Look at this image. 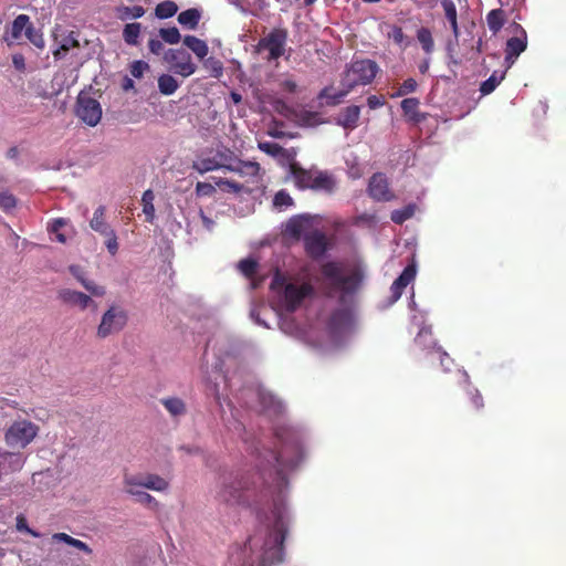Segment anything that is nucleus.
<instances>
[{
    "label": "nucleus",
    "instance_id": "f03ea898",
    "mask_svg": "<svg viewBox=\"0 0 566 566\" xmlns=\"http://www.w3.org/2000/svg\"><path fill=\"white\" fill-rule=\"evenodd\" d=\"M200 370L202 381L214 396L223 416L226 415V406L233 419L232 423L230 420H226L229 429L239 433H247L243 423L239 419V407L254 408L258 402L260 411L269 417H281L283 415L285 410L283 402L271 391L260 386H248L233 392L232 379L224 374L223 361L220 357L216 358V361L211 364V370L209 369L208 350L205 352Z\"/></svg>",
    "mask_w": 566,
    "mask_h": 566
},
{
    "label": "nucleus",
    "instance_id": "4468645a",
    "mask_svg": "<svg viewBox=\"0 0 566 566\" xmlns=\"http://www.w3.org/2000/svg\"><path fill=\"white\" fill-rule=\"evenodd\" d=\"M59 298L67 305L77 306L82 311L88 307L96 308V303L91 296L71 289H62L59 292Z\"/></svg>",
    "mask_w": 566,
    "mask_h": 566
},
{
    "label": "nucleus",
    "instance_id": "c756f323",
    "mask_svg": "<svg viewBox=\"0 0 566 566\" xmlns=\"http://www.w3.org/2000/svg\"><path fill=\"white\" fill-rule=\"evenodd\" d=\"M31 20L30 17L27 14H19L15 17V19L12 22L10 35L12 40L17 41L20 40L22 36V33L27 31L28 27L30 25Z\"/></svg>",
    "mask_w": 566,
    "mask_h": 566
},
{
    "label": "nucleus",
    "instance_id": "9d476101",
    "mask_svg": "<svg viewBox=\"0 0 566 566\" xmlns=\"http://www.w3.org/2000/svg\"><path fill=\"white\" fill-rule=\"evenodd\" d=\"M76 116L86 125L95 127L102 118V107L97 99L80 93L75 106Z\"/></svg>",
    "mask_w": 566,
    "mask_h": 566
},
{
    "label": "nucleus",
    "instance_id": "603ef678",
    "mask_svg": "<svg viewBox=\"0 0 566 566\" xmlns=\"http://www.w3.org/2000/svg\"><path fill=\"white\" fill-rule=\"evenodd\" d=\"M203 66L211 71V74L214 76V77H219L222 75V72H223V65L222 63L216 59V57H207L203 60Z\"/></svg>",
    "mask_w": 566,
    "mask_h": 566
},
{
    "label": "nucleus",
    "instance_id": "e2e57ef3",
    "mask_svg": "<svg viewBox=\"0 0 566 566\" xmlns=\"http://www.w3.org/2000/svg\"><path fill=\"white\" fill-rule=\"evenodd\" d=\"M375 223H376V217H375V214H370V213H361V214L357 216L354 220L355 226L366 224V226L371 227Z\"/></svg>",
    "mask_w": 566,
    "mask_h": 566
},
{
    "label": "nucleus",
    "instance_id": "58836bf2",
    "mask_svg": "<svg viewBox=\"0 0 566 566\" xmlns=\"http://www.w3.org/2000/svg\"><path fill=\"white\" fill-rule=\"evenodd\" d=\"M124 491L128 494V490L139 491L144 488V474H129L125 473L124 479Z\"/></svg>",
    "mask_w": 566,
    "mask_h": 566
},
{
    "label": "nucleus",
    "instance_id": "c85d7f7f",
    "mask_svg": "<svg viewBox=\"0 0 566 566\" xmlns=\"http://www.w3.org/2000/svg\"><path fill=\"white\" fill-rule=\"evenodd\" d=\"M158 90L165 96L172 95L178 88V81L170 74H163L158 77Z\"/></svg>",
    "mask_w": 566,
    "mask_h": 566
},
{
    "label": "nucleus",
    "instance_id": "f257e3e1",
    "mask_svg": "<svg viewBox=\"0 0 566 566\" xmlns=\"http://www.w3.org/2000/svg\"><path fill=\"white\" fill-rule=\"evenodd\" d=\"M306 458H252L256 472H223L216 500L227 506L249 509L258 527L229 557L230 566H272L283 562L284 539L292 522L287 503L289 478Z\"/></svg>",
    "mask_w": 566,
    "mask_h": 566
},
{
    "label": "nucleus",
    "instance_id": "0eeeda50",
    "mask_svg": "<svg viewBox=\"0 0 566 566\" xmlns=\"http://www.w3.org/2000/svg\"><path fill=\"white\" fill-rule=\"evenodd\" d=\"M38 427L28 420L14 421L6 432V441L12 448L27 447L36 436Z\"/></svg>",
    "mask_w": 566,
    "mask_h": 566
},
{
    "label": "nucleus",
    "instance_id": "cd10ccee",
    "mask_svg": "<svg viewBox=\"0 0 566 566\" xmlns=\"http://www.w3.org/2000/svg\"><path fill=\"white\" fill-rule=\"evenodd\" d=\"M506 74V70L504 71H494L492 75L483 81L480 86V92L482 95L491 94L504 80Z\"/></svg>",
    "mask_w": 566,
    "mask_h": 566
},
{
    "label": "nucleus",
    "instance_id": "3c124183",
    "mask_svg": "<svg viewBox=\"0 0 566 566\" xmlns=\"http://www.w3.org/2000/svg\"><path fill=\"white\" fill-rule=\"evenodd\" d=\"M277 85L282 92L287 94H295L298 88L296 81L292 76H283L277 81Z\"/></svg>",
    "mask_w": 566,
    "mask_h": 566
},
{
    "label": "nucleus",
    "instance_id": "39448f33",
    "mask_svg": "<svg viewBox=\"0 0 566 566\" xmlns=\"http://www.w3.org/2000/svg\"><path fill=\"white\" fill-rule=\"evenodd\" d=\"M379 67L373 60L353 61L345 70L342 77V86L355 88L358 85H367L373 82Z\"/></svg>",
    "mask_w": 566,
    "mask_h": 566
},
{
    "label": "nucleus",
    "instance_id": "13d9d810",
    "mask_svg": "<svg viewBox=\"0 0 566 566\" xmlns=\"http://www.w3.org/2000/svg\"><path fill=\"white\" fill-rule=\"evenodd\" d=\"M17 201L13 195L7 191L0 192V208H2L4 211H9L13 209Z\"/></svg>",
    "mask_w": 566,
    "mask_h": 566
},
{
    "label": "nucleus",
    "instance_id": "4be33fe9",
    "mask_svg": "<svg viewBox=\"0 0 566 566\" xmlns=\"http://www.w3.org/2000/svg\"><path fill=\"white\" fill-rule=\"evenodd\" d=\"M90 227L101 235L112 234V227L105 220V207L99 206L90 220Z\"/></svg>",
    "mask_w": 566,
    "mask_h": 566
},
{
    "label": "nucleus",
    "instance_id": "a19ab883",
    "mask_svg": "<svg viewBox=\"0 0 566 566\" xmlns=\"http://www.w3.org/2000/svg\"><path fill=\"white\" fill-rule=\"evenodd\" d=\"M128 494L134 496V499L137 503L146 505L148 507H157L158 506V502L156 501V499L143 490L134 492L129 489Z\"/></svg>",
    "mask_w": 566,
    "mask_h": 566
},
{
    "label": "nucleus",
    "instance_id": "f3484780",
    "mask_svg": "<svg viewBox=\"0 0 566 566\" xmlns=\"http://www.w3.org/2000/svg\"><path fill=\"white\" fill-rule=\"evenodd\" d=\"M226 169L235 172L241 177H255L259 174L260 166L254 161H243L232 156H228Z\"/></svg>",
    "mask_w": 566,
    "mask_h": 566
},
{
    "label": "nucleus",
    "instance_id": "052dcab7",
    "mask_svg": "<svg viewBox=\"0 0 566 566\" xmlns=\"http://www.w3.org/2000/svg\"><path fill=\"white\" fill-rule=\"evenodd\" d=\"M104 237H106L105 245H106L108 252L112 255H115L118 251V242H117V237H116L115 231L112 230V234H105Z\"/></svg>",
    "mask_w": 566,
    "mask_h": 566
},
{
    "label": "nucleus",
    "instance_id": "6ab92c4d",
    "mask_svg": "<svg viewBox=\"0 0 566 566\" xmlns=\"http://www.w3.org/2000/svg\"><path fill=\"white\" fill-rule=\"evenodd\" d=\"M359 116L360 107L352 105L340 112L336 118V124L342 126L344 129L353 130L358 126Z\"/></svg>",
    "mask_w": 566,
    "mask_h": 566
},
{
    "label": "nucleus",
    "instance_id": "2f4dec72",
    "mask_svg": "<svg viewBox=\"0 0 566 566\" xmlns=\"http://www.w3.org/2000/svg\"><path fill=\"white\" fill-rule=\"evenodd\" d=\"M486 23L494 34H496L504 25V11L502 9L491 10L486 14Z\"/></svg>",
    "mask_w": 566,
    "mask_h": 566
},
{
    "label": "nucleus",
    "instance_id": "49530a36",
    "mask_svg": "<svg viewBox=\"0 0 566 566\" xmlns=\"http://www.w3.org/2000/svg\"><path fill=\"white\" fill-rule=\"evenodd\" d=\"M439 2L448 22L458 19V11L453 0H439Z\"/></svg>",
    "mask_w": 566,
    "mask_h": 566
},
{
    "label": "nucleus",
    "instance_id": "a18cd8bd",
    "mask_svg": "<svg viewBox=\"0 0 566 566\" xmlns=\"http://www.w3.org/2000/svg\"><path fill=\"white\" fill-rule=\"evenodd\" d=\"M313 174L314 172H311V171H306V170H295L294 171V178H295V181H296V185L300 187V188H310L312 189V180H313Z\"/></svg>",
    "mask_w": 566,
    "mask_h": 566
},
{
    "label": "nucleus",
    "instance_id": "f8f14e48",
    "mask_svg": "<svg viewBox=\"0 0 566 566\" xmlns=\"http://www.w3.org/2000/svg\"><path fill=\"white\" fill-rule=\"evenodd\" d=\"M368 195L376 201H390L394 198V193L389 189L388 179L385 174H374L368 184Z\"/></svg>",
    "mask_w": 566,
    "mask_h": 566
},
{
    "label": "nucleus",
    "instance_id": "69168bd1",
    "mask_svg": "<svg viewBox=\"0 0 566 566\" xmlns=\"http://www.w3.org/2000/svg\"><path fill=\"white\" fill-rule=\"evenodd\" d=\"M148 48L153 54H155V55L161 54V52L164 51L163 40L150 39L148 42Z\"/></svg>",
    "mask_w": 566,
    "mask_h": 566
},
{
    "label": "nucleus",
    "instance_id": "393cba45",
    "mask_svg": "<svg viewBox=\"0 0 566 566\" xmlns=\"http://www.w3.org/2000/svg\"><path fill=\"white\" fill-rule=\"evenodd\" d=\"M201 19V11L197 8L187 9L179 13L178 22L188 30H195Z\"/></svg>",
    "mask_w": 566,
    "mask_h": 566
},
{
    "label": "nucleus",
    "instance_id": "5fc2aeb1",
    "mask_svg": "<svg viewBox=\"0 0 566 566\" xmlns=\"http://www.w3.org/2000/svg\"><path fill=\"white\" fill-rule=\"evenodd\" d=\"M148 69V63L142 60H137L130 64L129 71L132 76L135 78H140Z\"/></svg>",
    "mask_w": 566,
    "mask_h": 566
},
{
    "label": "nucleus",
    "instance_id": "774afa93",
    "mask_svg": "<svg viewBox=\"0 0 566 566\" xmlns=\"http://www.w3.org/2000/svg\"><path fill=\"white\" fill-rule=\"evenodd\" d=\"M12 64L15 70L20 72L25 71V59L21 53H15L12 55Z\"/></svg>",
    "mask_w": 566,
    "mask_h": 566
},
{
    "label": "nucleus",
    "instance_id": "bf43d9fd",
    "mask_svg": "<svg viewBox=\"0 0 566 566\" xmlns=\"http://www.w3.org/2000/svg\"><path fill=\"white\" fill-rule=\"evenodd\" d=\"M61 49H63L64 52H67L70 51L71 49L75 48L78 45V41L77 39L75 38L74 33L71 32L69 33L67 35H65L61 42Z\"/></svg>",
    "mask_w": 566,
    "mask_h": 566
},
{
    "label": "nucleus",
    "instance_id": "2eb2a0df",
    "mask_svg": "<svg viewBox=\"0 0 566 566\" xmlns=\"http://www.w3.org/2000/svg\"><path fill=\"white\" fill-rule=\"evenodd\" d=\"M25 459L20 452H8L0 450V479L3 475L20 471Z\"/></svg>",
    "mask_w": 566,
    "mask_h": 566
},
{
    "label": "nucleus",
    "instance_id": "1a4fd4ad",
    "mask_svg": "<svg viewBox=\"0 0 566 566\" xmlns=\"http://www.w3.org/2000/svg\"><path fill=\"white\" fill-rule=\"evenodd\" d=\"M164 60L169 64V70L182 77L196 73L197 65L192 62L191 55L184 49H169L164 53Z\"/></svg>",
    "mask_w": 566,
    "mask_h": 566
},
{
    "label": "nucleus",
    "instance_id": "9b49d317",
    "mask_svg": "<svg viewBox=\"0 0 566 566\" xmlns=\"http://www.w3.org/2000/svg\"><path fill=\"white\" fill-rule=\"evenodd\" d=\"M411 322L420 327L418 334L415 337V345L422 352H426L428 356H430V353L434 352L439 346L437 345L436 339L432 337L431 326L424 324L426 313L412 314Z\"/></svg>",
    "mask_w": 566,
    "mask_h": 566
},
{
    "label": "nucleus",
    "instance_id": "473e14b6",
    "mask_svg": "<svg viewBox=\"0 0 566 566\" xmlns=\"http://www.w3.org/2000/svg\"><path fill=\"white\" fill-rule=\"evenodd\" d=\"M312 189L314 190H326L329 191L334 187L333 178L326 172H314L313 174Z\"/></svg>",
    "mask_w": 566,
    "mask_h": 566
},
{
    "label": "nucleus",
    "instance_id": "72a5a7b5",
    "mask_svg": "<svg viewBox=\"0 0 566 566\" xmlns=\"http://www.w3.org/2000/svg\"><path fill=\"white\" fill-rule=\"evenodd\" d=\"M238 268L244 276L252 280V287H258L260 283L253 277L256 274L258 263L253 259H244L238 263Z\"/></svg>",
    "mask_w": 566,
    "mask_h": 566
},
{
    "label": "nucleus",
    "instance_id": "7ed1b4c3",
    "mask_svg": "<svg viewBox=\"0 0 566 566\" xmlns=\"http://www.w3.org/2000/svg\"><path fill=\"white\" fill-rule=\"evenodd\" d=\"M323 285L329 294H340V307L333 312L326 327V339L315 342L313 346L322 353H328L343 346L354 334L356 319L354 311L346 302L347 296L358 289L363 276L359 270L346 269L336 262L323 264L322 270Z\"/></svg>",
    "mask_w": 566,
    "mask_h": 566
},
{
    "label": "nucleus",
    "instance_id": "7c9ffc66",
    "mask_svg": "<svg viewBox=\"0 0 566 566\" xmlns=\"http://www.w3.org/2000/svg\"><path fill=\"white\" fill-rule=\"evenodd\" d=\"M168 482L157 474H144V489L163 492L168 489Z\"/></svg>",
    "mask_w": 566,
    "mask_h": 566
},
{
    "label": "nucleus",
    "instance_id": "864d4df0",
    "mask_svg": "<svg viewBox=\"0 0 566 566\" xmlns=\"http://www.w3.org/2000/svg\"><path fill=\"white\" fill-rule=\"evenodd\" d=\"M145 14V9L142 6L124 7L120 10L122 19H138Z\"/></svg>",
    "mask_w": 566,
    "mask_h": 566
},
{
    "label": "nucleus",
    "instance_id": "6e6d98bb",
    "mask_svg": "<svg viewBox=\"0 0 566 566\" xmlns=\"http://www.w3.org/2000/svg\"><path fill=\"white\" fill-rule=\"evenodd\" d=\"M83 287L90 292L93 296H103L105 294V289L102 285L96 284L92 280L85 279L82 282Z\"/></svg>",
    "mask_w": 566,
    "mask_h": 566
},
{
    "label": "nucleus",
    "instance_id": "bb28decb",
    "mask_svg": "<svg viewBox=\"0 0 566 566\" xmlns=\"http://www.w3.org/2000/svg\"><path fill=\"white\" fill-rule=\"evenodd\" d=\"M527 48V36H511L506 41L505 51L510 57H518Z\"/></svg>",
    "mask_w": 566,
    "mask_h": 566
},
{
    "label": "nucleus",
    "instance_id": "aec40b11",
    "mask_svg": "<svg viewBox=\"0 0 566 566\" xmlns=\"http://www.w3.org/2000/svg\"><path fill=\"white\" fill-rule=\"evenodd\" d=\"M311 227L310 216L301 214L292 217L286 223V232L293 237H301L307 233Z\"/></svg>",
    "mask_w": 566,
    "mask_h": 566
},
{
    "label": "nucleus",
    "instance_id": "4c0bfd02",
    "mask_svg": "<svg viewBox=\"0 0 566 566\" xmlns=\"http://www.w3.org/2000/svg\"><path fill=\"white\" fill-rule=\"evenodd\" d=\"M416 209L415 203H409L401 209H396L391 212V221L396 224H402L415 214Z\"/></svg>",
    "mask_w": 566,
    "mask_h": 566
},
{
    "label": "nucleus",
    "instance_id": "5701e85b",
    "mask_svg": "<svg viewBox=\"0 0 566 566\" xmlns=\"http://www.w3.org/2000/svg\"><path fill=\"white\" fill-rule=\"evenodd\" d=\"M184 44L193 52L199 60H205L209 53L208 44L195 35H186Z\"/></svg>",
    "mask_w": 566,
    "mask_h": 566
},
{
    "label": "nucleus",
    "instance_id": "c9c22d12",
    "mask_svg": "<svg viewBox=\"0 0 566 566\" xmlns=\"http://www.w3.org/2000/svg\"><path fill=\"white\" fill-rule=\"evenodd\" d=\"M178 11L176 2L166 0L156 6L155 14L158 19H168L174 17Z\"/></svg>",
    "mask_w": 566,
    "mask_h": 566
},
{
    "label": "nucleus",
    "instance_id": "e433bc0d",
    "mask_svg": "<svg viewBox=\"0 0 566 566\" xmlns=\"http://www.w3.org/2000/svg\"><path fill=\"white\" fill-rule=\"evenodd\" d=\"M417 39H418L419 43L421 44L422 50L427 54H431L433 52L434 42H433L431 31L428 28H424V27L420 28L417 31Z\"/></svg>",
    "mask_w": 566,
    "mask_h": 566
},
{
    "label": "nucleus",
    "instance_id": "4d7b16f0",
    "mask_svg": "<svg viewBox=\"0 0 566 566\" xmlns=\"http://www.w3.org/2000/svg\"><path fill=\"white\" fill-rule=\"evenodd\" d=\"M419 99L416 97H408L401 102V109L406 115H412L417 112Z\"/></svg>",
    "mask_w": 566,
    "mask_h": 566
},
{
    "label": "nucleus",
    "instance_id": "20e7f679",
    "mask_svg": "<svg viewBox=\"0 0 566 566\" xmlns=\"http://www.w3.org/2000/svg\"><path fill=\"white\" fill-rule=\"evenodd\" d=\"M270 287L273 302L281 312H295L314 295V287L310 282L287 277L279 270H275Z\"/></svg>",
    "mask_w": 566,
    "mask_h": 566
},
{
    "label": "nucleus",
    "instance_id": "09e8293b",
    "mask_svg": "<svg viewBox=\"0 0 566 566\" xmlns=\"http://www.w3.org/2000/svg\"><path fill=\"white\" fill-rule=\"evenodd\" d=\"M430 357L432 359L440 360V364L444 371L450 370V365L453 363L452 359L449 357L448 353L442 350V348L439 346L434 352L430 353Z\"/></svg>",
    "mask_w": 566,
    "mask_h": 566
},
{
    "label": "nucleus",
    "instance_id": "b1692460",
    "mask_svg": "<svg viewBox=\"0 0 566 566\" xmlns=\"http://www.w3.org/2000/svg\"><path fill=\"white\" fill-rule=\"evenodd\" d=\"M352 90L353 88H349L348 86H342V88L338 91L334 90L333 87H325L322 90L318 97L321 99H325L328 105H336L340 103Z\"/></svg>",
    "mask_w": 566,
    "mask_h": 566
},
{
    "label": "nucleus",
    "instance_id": "680f3d73",
    "mask_svg": "<svg viewBox=\"0 0 566 566\" xmlns=\"http://www.w3.org/2000/svg\"><path fill=\"white\" fill-rule=\"evenodd\" d=\"M452 34H453V41H449L447 45V50L451 52L453 50V46L458 43L459 36H460V28L458 24V19L449 21Z\"/></svg>",
    "mask_w": 566,
    "mask_h": 566
},
{
    "label": "nucleus",
    "instance_id": "8fccbe9b",
    "mask_svg": "<svg viewBox=\"0 0 566 566\" xmlns=\"http://www.w3.org/2000/svg\"><path fill=\"white\" fill-rule=\"evenodd\" d=\"M418 87V83L415 78L409 77L403 81L398 91L392 94V97H400L413 93Z\"/></svg>",
    "mask_w": 566,
    "mask_h": 566
},
{
    "label": "nucleus",
    "instance_id": "c03bdc74",
    "mask_svg": "<svg viewBox=\"0 0 566 566\" xmlns=\"http://www.w3.org/2000/svg\"><path fill=\"white\" fill-rule=\"evenodd\" d=\"M273 205L276 209L282 211L293 206V199L287 191L280 190L274 196Z\"/></svg>",
    "mask_w": 566,
    "mask_h": 566
},
{
    "label": "nucleus",
    "instance_id": "6e6552de",
    "mask_svg": "<svg viewBox=\"0 0 566 566\" xmlns=\"http://www.w3.org/2000/svg\"><path fill=\"white\" fill-rule=\"evenodd\" d=\"M286 41V30L273 29L259 41L256 50L259 53L266 51L269 61L277 60L285 52Z\"/></svg>",
    "mask_w": 566,
    "mask_h": 566
},
{
    "label": "nucleus",
    "instance_id": "ea45409f",
    "mask_svg": "<svg viewBox=\"0 0 566 566\" xmlns=\"http://www.w3.org/2000/svg\"><path fill=\"white\" fill-rule=\"evenodd\" d=\"M24 35L36 49H44L45 41L43 38V33L40 29H36L32 22L28 27Z\"/></svg>",
    "mask_w": 566,
    "mask_h": 566
},
{
    "label": "nucleus",
    "instance_id": "f704fd0d",
    "mask_svg": "<svg viewBox=\"0 0 566 566\" xmlns=\"http://www.w3.org/2000/svg\"><path fill=\"white\" fill-rule=\"evenodd\" d=\"M142 24L138 22L127 23L123 30L124 41L129 45H137Z\"/></svg>",
    "mask_w": 566,
    "mask_h": 566
},
{
    "label": "nucleus",
    "instance_id": "412c9836",
    "mask_svg": "<svg viewBox=\"0 0 566 566\" xmlns=\"http://www.w3.org/2000/svg\"><path fill=\"white\" fill-rule=\"evenodd\" d=\"M459 375H460L459 384L464 386V389H465L468 396L470 397L473 407L475 409L483 408V406H484L483 397L476 388L471 386L470 377H469L468 373L465 370H460Z\"/></svg>",
    "mask_w": 566,
    "mask_h": 566
},
{
    "label": "nucleus",
    "instance_id": "a211bd4d",
    "mask_svg": "<svg viewBox=\"0 0 566 566\" xmlns=\"http://www.w3.org/2000/svg\"><path fill=\"white\" fill-rule=\"evenodd\" d=\"M228 161V156L221 151H219L212 158H202L196 160L192 165V168L197 170L199 174H206L208 171H213L220 168L226 169Z\"/></svg>",
    "mask_w": 566,
    "mask_h": 566
},
{
    "label": "nucleus",
    "instance_id": "a878e982",
    "mask_svg": "<svg viewBox=\"0 0 566 566\" xmlns=\"http://www.w3.org/2000/svg\"><path fill=\"white\" fill-rule=\"evenodd\" d=\"M160 402L171 417L184 416L187 411L185 401L178 397L163 398Z\"/></svg>",
    "mask_w": 566,
    "mask_h": 566
},
{
    "label": "nucleus",
    "instance_id": "0e129e2a",
    "mask_svg": "<svg viewBox=\"0 0 566 566\" xmlns=\"http://www.w3.org/2000/svg\"><path fill=\"white\" fill-rule=\"evenodd\" d=\"M214 192V187L208 182H198L196 185V193L198 196H210Z\"/></svg>",
    "mask_w": 566,
    "mask_h": 566
},
{
    "label": "nucleus",
    "instance_id": "338daca9",
    "mask_svg": "<svg viewBox=\"0 0 566 566\" xmlns=\"http://www.w3.org/2000/svg\"><path fill=\"white\" fill-rule=\"evenodd\" d=\"M389 38L394 40L397 44H402L405 40L403 31L400 27H394L389 32Z\"/></svg>",
    "mask_w": 566,
    "mask_h": 566
},
{
    "label": "nucleus",
    "instance_id": "de8ad7c7",
    "mask_svg": "<svg viewBox=\"0 0 566 566\" xmlns=\"http://www.w3.org/2000/svg\"><path fill=\"white\" fill-rule=\"evenodd\" d=\"M258 146L260 150L272 157L281 156L284 150L283 147L273 142H260Z\"/></svg>",
    "mask_w": 566,
    "mask_h": 566
},
{
    "label": "nucleus",
    "instance_id": "dca6fc26",
    "mask_svg": "<svg viewBox=\"0 0 566 566\" xmlns=\"http://www.w3.org/2000/svg\"><path fill=\"white\" fill-rule=\"evenodd\" d=\"M416 273V265L409 264L403 269L401 274L394 281V283L390 286L391 303H395L400 298L403 289L407 287L408 284L413 281Z\"/></svg>",
    "mask_w": 566,
    "mask_h": 566
},
{
    "label": "nucleus",
    "instance_id": "79ce46f5",
    "mask_svg": "<svg viewBox=\"0 0 566 566\" xmlns=\"http://www.w3.org/2000/svg\"><path fill=\"white\" fill-rule=\"evenodd\" d=\"M159 36L168 44H177L181 40L180 32L176 27L161 28L159 30Z\"/></svg>",
    "mask_w": 566,
    "mask_h": 566
},
{
    "label": "nucleus",
    "instance_id": "423d86ee",
    "mask_svg": "<svg viewBox=\"0 0 566 566\" xmlns=\"http://www.w3.org/2000/svg\"><path fill=\"white\" fill-rule=\"evenodd\" d=\"M127 312L119 306H111L102 316L97 327V336L106 338L119 333L127 324Z\"/></svg>",
    "mask_w": 566,
    "mask_h": 566
},
{
    "label": "nucleus",
    "instance_id": "37998d69",
    "mask_svg": "<svg viewBox=\"0 0 566 566\" xmlns=\"http://www.w3.org/2000/svg\"><path fill=\"white\" fill-rule=\"evenodd\" d=\"M154 198H155V196L151 190H146L143 193V198H142L143 206H144L143 211L146 214L147 221H153L154 216H155V207L153 203Z\"/></svg>",
    "mask_w": 566,
    "mask_h": 566
},
{
    "label": "nucleus",
    "instance_id": "ddd939ff",
    "mask_svg": "<svg viewBox=\"0 0 566 566\" xmlns=\"http://www.w3.org/2000/svg\"><path fill=\"white\" fill-rule=\"evenodd\" d=\"M304 245L310 256L314 259L321 258L326 252V237L321 231H311L304 235Z\"/></svg>",
    "mask_w": 566,
    "mask_h": 566
}]
</instances>
